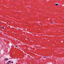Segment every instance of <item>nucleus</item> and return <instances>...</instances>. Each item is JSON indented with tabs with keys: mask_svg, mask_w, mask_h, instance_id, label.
<instances>
[{
	"mask_svg": "<svg viewBox=\"0 0 64 64\" xmlns=\"http://www.w3.org/2000/svg\"><path fill=\"white\" fill-rule=\"evenodd\" d=\"M4 60L5 61H7V60H8V58H6L4 59Z\"/></svg>",
	"mask_w": 64,
	"mask_h": 64,
	"instance_id": "obj_1",
	"label": "nucleus"
},
{
	"mask_svg": "<svg viewBox=\"0 0 64 64\" xmlns=\"http://www.w3.org/2000/svg\"><path fill=\"white\" fill-rule=\"evenodd\" d=\"M56 6H57L58 5V4H56Z\"/></svg>",
	"mask_w": 64,
	"mask_h": 64,
	"instance_id": "obj_2",
	"label": "nucleus"
},
{
	"mask_svg": "<svg viewBox=\"0 0 64 64\" xmlns=\"http://www.w3.org/2000/svg\"><path fill=\"white\" fill-rule=\"evenodd\" d=\"M43 58H47V57H44Z\"/></svg>",
	"mask_w": 64,
	"mask_h": 64,
	"instance_id": "obj_3",
	"label": "nucleus"
},
{
	"mask_svg": "<svg viewBox=\"0 0 64 64\" xmlns=\"http://www.w3.org/2000/svg\"><path fill=\"white\" fill-rule=\"evenodd\" d=\"M9 64V63L8 62L7 63V64Z\"/></svg>",
	"mask_w": 64,
	"mask_h": 64,
	"instance_id": "obj_4",
	"label": "nucleus"
},
{
	"mask_svg": "<svg viewBox=\"0 0 64 64\" xmlns=\"http://www.w3.org/2000/svg\"><path fill=\"white\" fill-rule=\"evenodd\" d=\"M8 62H9V63H11V62L10 61H8Z\"/></svg>",
	"mask_w": 64,
	"mask_h": 64,
	"instance_id": "obj_5",
	"label": "nucleus"
},
{
	"mask_svg": "<svg viewBox=\"0 0 64 64\" xmlns=\"http://www.w3.org/2000/svg\"><path fill=\"white\" fill-rule=\"evenodd\" d=\"M2 28L3 29H4V28L3 27H2Z\"/></svg>",
	"mask_w": 64,
	"mask_h": 64,
	"instance_id": "obj_6",
	"label": "nucleus"
},
{
	"mask_svg": "<svg viewBox=\"0 0 64 64\" xmlns=\"http://www.w3.org/2000/svg\"><path fill=\"white\" fill-rule=\"evenodd\" d=\"M12 63H13V62H11Z\"/></svg>",
	"mask_w": 64,
	"mask_h": 64,
	"instance_id": "obj_7",
	"label": "nucleus"
},
{
	"mask_svg": "<svg viewBox=\"0 0 64 64\" xmlns=\"http://www.w3.org/2000/svg\"><path fill=\"white\" fill-rule=\"evenodd\" d=\"M51 23H52H52H53V22H51Z\"/></svg>",
	"mask_w": 64,
	"mask_h": 64,
	"instance_id": "obj_8",
	"label": "nucleus"
},
{
	"mask_svg": "<svg viewBox=\"0 0 64 64\" xmlns=\"http://www.w3.org/2000/svg\"><path fill=\"white\" fill-rule=\"evenodd\" d=\"M16 47H17V46H16Z\"/></svg>",
	"mask_w": 64,
	"mask_h": 64,
	"instance_id": "obj_9",
	"label": "nucleus"
},
{
	"mask_svg": "<svg viewBox=\"0 0 64 64\" xmlns=\"http://www.w3.org/2000/svg\"><path fill=\"white\" fill-rule=\"evenodd\" d=\"M63 6H64V5H63Z\"/></svg>",
	"mask_w": 64,
	"mask_h": 64,
	"instance_id": "obj_10",
	"label": "nucleus"
},
{
	"mask_svg": "<svg viewBox=\"0 0 64 64\" xmlns=\"http://www.w3.org/2000/svg\"><path fill=\"white\" fill-rule=\"evenodd\" d=\"M42 24H41V25H42Z\"/></svg>",
	"mask_w": 64,
	"mask_h": 64,
	"instance_id": "obj_11",
	"label": "nucleus"
}]
</instances>
